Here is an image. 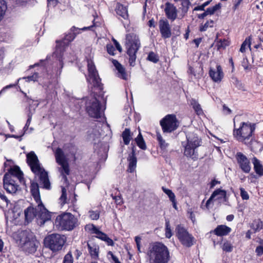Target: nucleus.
Listing matches in <instances>:
<instances>
[{
    "label": "nucleus",
    "mask_w": 263,
    "mask_h": 263,
    "mask_svg": "<svg viewBox=\"0 0 263 263\" xmlns=\"http://www.w3.org/2000/svg\"><path fill=\"white\" fill-rule=\"evenodd\" d=\"M147 59L154 63H157L159 60L158 56L153 52H151L149 53Z\"/></svg>",
    "instance_id": "nucleus-51"
},
{
    "label": "nucleus",
    "mask_w": 263,
    "mask_h": 263,
    "mask_svg": "<svg viewBox=\"0 0 263 263\" xmlns=\"http://www.w3.org/2000/svg\"><path fill=\"white\" fill-rule=\"evenodd\" d=\"M242 0H237L235 2L233 9L234 10H236L241 3Z\"/></svg>",
    "instance_id": "nucleus-61"
},
{
    "label": "nucleus",
    "mask_w": 263,
    "mask_h": 263,
    "mask_svg": "<svg viewBox=\"0 0 263 263\" xmlns=\"http://www.w3.org/2000/svg\"><path fill=\"white\" fill-rule=\"evenodd\" d=\"M87 246L89 253L92 258L98 259L99 258V247L98 245L92 242H88Z\"/></svg>",
    "instance_id": "nucleus-24"
},
{
    "label": "nucleus",
    "mask_w": 263,
    "mask_h": 263,
    "mask_svg": "<svg viewBox=\"0 0 263 263\" xmlns=\"http://www.w3.org/2000/svg\"><path fill=\"white\" fill-rule=\"evenodd\" d=\"M26 163L30 167L35 177H38L41 185L46 189H49V179L47 172L41 166V164L37 156L33 151H31L26 155Z\"/></svg>",
    "instance_id": "nucleus-1"
},
{
    "label": "nucleus",
    "mask_w": 263,
    "mask_h": 263,
    "mask_svg": "<svg viewBox=\"0 0 263 263\" xmlns=\"http://www.w3.org/2000/svg\"><path fill=\"white\" fill-rule=\"evenodd\" d=\"M251 37L250 36H249L245 39V41L241 44L239 50L241 52H245L247 47L249 48L251 50Z\"/></svg>",
    "instance_id": "nucleus-35"
},
{
    "label": "nucleus",
    "mask_w": 263,
    "mask_h": 263,
    "mask_svg": "<svg viewBox=\"0 0 263 263\" xmlns=\"http://www.w3.org/2000/svg\"><path fill=\"white\" fill-rule=\"evenodd\" d=\"M100 136L99 133L97 131H95L93 133H91L89 134L88 138L90 140H96V139H98Z\"/></svg>",
    "instance_id": "nucleus-53"
},
{
    "label": "nucleus",
    "mask_w": 263,
    "mask_h": 263,
    "mask_svg": "<svg viewBox=\"0 0 263 263\" xmlns=\"http://www.w3.org/2000/svg\"><path fill=\"white\" fill-rule=\"evenodd\" d=\"M112 63L118 70V76L123 80H127L128 74L125 68L116 60L112 61Z\"/></svg>",
    "instance_id": "nucleus-25"
},
{
    "label": "nucleus",
    "mask_w": 263,
    "mask_h": 263,
    "mask_svg": "<svg viewBox=\"0 0 263 263\" xmlns=\"http://www.w3.org/2000/svg\"><path fill=\"white\" fill-rule=\"evenodd\" d=\"M3 180L4 188L7 193L11 194L16 193L18 185L15 183V181L10 177V174H5Z\"/></svg>",
    "instance_id": "nucleus-17"
},
{
    "label": "nucleus",
    "mask_w": 263,
    "mask_h": 263,
    "mask_svg": "<svg viewBox=\"0 0 263 263\" xmlns=\"http://www.w3.org/2000/svg\"><path fill=\"white\" fill-rule=\"evenodd\" d=\"M117 14L122 16L124 19L128 18L127 10L126 7L120 4H118L116 7Z\"/></svg>",
    "instance_id": "nucleus-31"
},
{
    "label": "nucleus",
    "mask_w": 263,
    "mask_h": 263,
    "mask_svg": "<svg viewBox=\"0 0 263 263\" xmlns=\"http://www.w3.org/2000/svg\"><path fill=\"white\" fill-rule=\"evenodd\" d=\"M86 228L90 230L92 233L96 234V237L97 238L105 241L109 246H113L114 242L112 240L109 238L106 234L99 231V230L94 225H88Z\"/></svg>",
    "instance_id": "nucleus-19"
},
{
    "label": "nucleus",
    "mask_w": 263,
    "mask_h": 263,
    "mask_svg": "<svg viewBox=\"0 0 263 263\" xmlns=\"http://www.w3.org/2000/svg\"><path fill=\"white\" fill-rule=\"evenodd\" d=\"M137 145L142 149H145L146 148L145 142L142 137V136L140 132H139V135L135 139Z\"/></svg>",
    "instance_id": "nucleus-34"
},
{
    "label": "nucleus",
    "mask_w": 263,
    "mask_h": 263,
    "mask_svg": "<svg viewBox=\"0 0 263 263\" xmlns=\"http://www.w3.org/2000/svg\"><path fill=\"white\" fill-rule=\"evenodd\" d=\"M128 160L129 161L128 171L132 173L135 170L137 166V158L135 156L134 152H133L132 155H129Z\"/></svg>",
    "instance_id": "nucleus-30"
},
{
    "label": "nucleus",
    "mask_w": 263,
    "mask_h": 263,
    "mask_svg": "<svg viewBox=\"0 0 263 263\" xmlns=\"http://www.w3.org/2000/svg\"><path fill=\"white\" fill-rule=\"evenodd\" d=\"M63 263H73V257L70 252L68 253L65 256Z\"/></svg>",
    "instance_id": "nucleus-52"
},
{
    "label": "nucleus",
    "mask_w": 263,
    "mask_h": 263,
    "mask_svg": "<svg viewBox=\"0 0 263 263\" xmlns=\"http://www.w3.org/2000/svg\"><path fill=\"white\" fill-rule=\"evenodd\" d=\"M249 144L247 145L249 146L251 151L255 153L260 152L263 149V144L255 139H251L250 141H248Z\"/></svg>",
    "instance_id": "nucleus-27"
},
{
    "label": "nucleus",
    "mask_w": 263,
    "mask_h": 263,
    "mask_svg": "<svg viewBox=\"0 0 263 263\" xmlns=\"http://www.w3.org/2000/svg\"><path fill=\"white\" fill-rule=\"evenodd\" d=\"M174 1L176 2H181V5L182 7V11L184 13L187 12L189 8V6L190 5V2H189V0H174Z\"/></svg>",
    "instance_id": "nucleus-40"
},
{
    "label": "nucleus",
    "mask_w": 263,
    "mask_h": 263,
    "mask_svg": "<svg viewBox=\"0 0 263 263\" xmlns=\"http://www.w3.org/2000/svg\"><path fill=\"white\" fill-rule=\"evenodd\" d=\"M115 46H116V47L117 48V49L120 52H121L122 50V47L121 46H120V44L117 42V40H116L115 39H113L112 40Z\"/></svg>",
    "instance_id": "nucleus-59"
},
{
    "label": "nucleus",
    "mask_w": 263,
    "mask_h": 263,
    "mask_svg": "<svg viewBox=\"0 0 263 263\" xmlns=\"http://www.w3.org/2000/svg\"><path fill=\"white\" fill-rule=\"evenodd\" d=\"M160 124L163 133H171L178 127L179 122L175 115L170 114L160 120Z\"/></svg>",
    "instance_id": "nucleus-11"
},
{
    "label": "nucleus",
    "mask_w": 263,
    "mask_h": 263,
    "mask_svg": "<svg viewBox=\"0 0 263 263\" xmlns=\"http://www.w3.org/2000/svg\"><path fill=\"white\" fill-rule=\"evenodd\" d=\"M187 142L183 144L184 154L187 157L195 160L198 158L196 149L200 145V140L197 135L194 133H189L186 135Z\"/></svg>",
    "instance_id": "nucleus-10"
},
{
    "label": "nucleus",
    "mask_w": 263,
    "mask_h": 263,
    "mask_svg": "<svg viewBox=\"0 0 263 263\" xmlns=\"http://www.w3.org/2000/svg\"><path fill=\"white\" fill-rule=\"evenodd\" d=\"M6 174H10V177L12 178V176L15 177L19 180L20 183H25L23 173L21 170L20 167L17 165H14L13 167H10L8 170V172Z\"/></svg>",
    "instance_id": "nucleus-21"
},
{
    "label": "nucleus",
    "mask_w": 263,
    "mask_h": 263,
    "mask_svg": "<svg viewBox=\"0 0 263 263\" xmlns=\"http://www.w3.org/2000/svg\"><path fill=\"white\" fill-rule=\"evenodd\" d=\"M236 159L241 170L246 173H249L251 167L247 157L241 152H238L236 155Z\"/></svg>",
    "instance_id": "nucleus-18"
},
{
    "label": "nucleus",
    "mask_w": 263,
    "mask_h": 263,
    "mask_svg": "<svg viewBox=\"0 0 263 263\" xmlns=\"http://www.w3.org/2000/svg\"><path fill=\"white\" fill-rule=\"evenodd\" d=\"M177 236L182 245L191 247L193 245V237L181 226H178L176 229Z\"/></svg>",
    "instance_id": "nucleus-14"
},
{
    "label": "nucleus",
    "mask_w": 263,
    "mask_h": 263,
    "mask_svg": "<svg viewBox=\"0 0 263 263\" xmlns=\"http://www.w3.org/2000/svg\"><path fill=\"white\" fill-rule=\"evenodd\" d=\"M188 213L190 214V218L191 219L193 223H194L196 222V218L195 214L193 213L192 211H188Z\"/></svg>",
    "instance_id": "nucleus-60"
},
{
    "label": "nucleus",
    "mask_w": 263,
    "mask_h": 263,
    "mask_svg": "<svg viewBox=\"0 0 263 263\" xmlns=\"http://www.w3.org/2000/svg\"><path fill=\"white\" fill-rule=\"evenodd\" d=\"M0 198L2 200L5 201L7 204L10 203V201L8 199L7 197L4 194L0 193Z\"/></svg>",
    "instance_id": "nucleus-62"
},
{
    "label": "nucleus",
    "mask_w": 263,
    "mask_h": 263,
    "mask_svg": "<svg viewBox=\"0 0 263 263\" xmlns=\"http://www.w3.org/2000/svg\"><path fill=\"white\" fill-rule=\"evenodd\" d=\"M39 78V74L37 72H34L31 76H29L26 77H24V79H26L27 81H36Z\"/></svg>",
    "instance_id": "nucleus-50"
},
{
    "label": "nucleus",
    "mask_w": 263,
    "mask_h": 263,
    "mask_svg": "<svg viewBox=\"0 0 263 263\" xmlns=\"http://www.w3.org/2000/svg\"><path fill=\"white\" fill-rule=\"evenodd\" d=\"M253 163L256 173L258 174L259 176H262L263 175V167L260 164V161L256 158H254L253 159Z\"/></svg>",
    "instance_id": "nucleus-32"
},
{
    "label": "nucleus",
    "mask_w": 263,
    "mask_h": 263,
    "mask_svg": "<svg viewBox=\"0 0 263 263\" xmlns=\"http://www.w3.org/2000/svg\"><path fill=\"white\" fill-rule=\"evenodd\" d=\"M44 248L43 250L45 249H49V235L48 233L47 234L44 240Z\"/></svg>",
    "instance_id": "nucleus-55"
},
{
    "label": "nucleus",
    "mask_w": 263,
    "mask_h": 263,
    "mask_svg": "<svg viewBox=\"0 0 263 263\" xmlns=\"http://www.w3.org/2000/svg\"><path fill=\"white\" fill-rule=\"evenodd\" d=\"M220 4L215 5L212 7L208 8L202 14H198V17L199 18H204L208 15L213 14L217 10L220 8Z\"/></svg>",
    "instance_id": "nucleus-29"
},
{
    "label": "nucleus",
    "mask_w": 263,
    "mask_h": 263,
    "mask_svg": "<svg viewBox=\"0 0 263 263\" xmlns=\"http://www.w3.org/2000/svg\"><path fill=\"white\" fill-rule=\"evenodd\" d=\"M232 82L233 84L239 89L245 90L243 84L239 81L236 78H232Z\"/></svg>",
    "instance_id": "nucleus-44"
},
{
    "label": "nucleus",
    "mask_w": 263,
    "mask_h": 263,
    "mask_svg": "<svg viewBox=\"0 0 263 263\" xmlns=\"http://www.w3.org/2000/svg\"><path fill=\"white\" fill-rule=\"evenodd\" d=\"M191 103L197 115H200L203 114V111L200 105L195 100H192Z\"/></svg>",
    "instance_id": "nucleus-36"
},
{
    "label": "nucleus",
    "mask_w": 263,
    "mask_h": 263,
    "mask_svg": "<svg viewBox=\"0 0 263 263\" xmlns=\"http://www.w3.org/2000/svg\"><path fill=\"white\" fill-rule=\"evenodd\" d=\"M109 254L111 255V258L114 261V263H121L120 261L118 260V258L115 256L112 252H109Z\"/></svg>",
    "instance_id": "nucleus-63"
},
{
    "label": "nucleus",
    "mask_w": 263,
    "mask_h": 263,
    "mask_svg": "<svg viewBox=\"0 0 263 263\" xmlns=\"http://www.w3.org/2000/svg\"><path fill=\"white\" fill-rule=\"evenodd\" d=\"M55 157L57 163L61 166L60 167V172L64 181L67 183V179L66 175L69 174V165L67 162V160L65 158L64 153L61 149H57L55 152Z\"/></svg>",
    "instance_id": "nucleus-13"
},
{
    "label": "nucleus",
    "mask_w": 263,
    "mask_h": 263,
    "mask_svg": "<svg viewBox=\"0 0 263 263\" xmlns=\"http://www.w3.org/2000/svg\"><path fill=\"white\" fill-rule=\"evenodd\" d=\"M95 26V23L94 21H93V25L88 26V27H84L82 28H78L74 26H73L70 29L71 32L66 34L63 39L61 41L57 42V45L56 47V50L54 53H53V56L57 57L60 61V64L62 65L61 64V58H62V54L65 50V48L76 37V35L77 34L80 33V31H86L87 30H90L93 26ZM62 67V66H61Z\"/></svg>",
    "instance_id": "nucleus-3"
},
{
    "label": "nucleus",
    "mask_w": 263,
    "mask_h": 263,
    "mask_svg": "<svg viewBox=\"0 0 263 263\" xmlns=\"http://www.w3.org/2000/svg\"><path fill=\"white\" fill-rule=\"evenodd\" d=\"M66 241V237L64 235L58 234L50 235V250L53 252L61 250Z\"/></svg>",
    "instance_id": "nucleus-15"
},
{
    "label": "nucleus",
    "mask_w": 263,
    "mask_h": 263,
    "mask_svg": "<svg viewBox=\"0 0 263 263\" xmlns=\"http://www.w3.org/2000/svg\"><path fill=\"white\" fill-rule=\"evenodd\" d=\"M53 224L58 230L69 231L77 227L79 222L78 219L71 213L63 212L56 217Z\"/></svg>",
    "instance_id": "nucleus-5"
},
{
    "label": "nucleus",
    "mask_w": 263,
    "mask_h": 263,
    "mask_svg": "<svg viewBox=\"0 0 263 263\" xmlns=\"http://www.w3.org/2000/svg\"><path fill=\"white\" fill-rule=\"evenodd\" d=\"M213 200H214V198H212V195H211L210 198L207 200V201L206 202L205 206H206V209H209L211 202Z\"/></svg>",
    "instance_id": "nucleus-64"
},
{
    "label": "nucleus",
    "mask_w": 263,
    "mask_h": 263,
    "mask_svg": "<svg viewBox=\"0 0 263 263\" xmlns=\"http://www.w3.org/2000/svg\"><path fill=\"white\" fill-rule=\"evenodd\" d=\"M214 25V21L210 20L207 21L204 25H201L200 27V31H205L209 27H212Z\"/></svg>",
    "instance_id": "nucleus-45"
},
{
    "label": "nucleus",
    "mask_w": 263,
    "mask_h": 263,
    "mask_svg": "<svg viewBox=\"0 0 263 263\" xmlns=\"http://www.w3.org/2000/svg\"><path fill=\"white\" fill-rule=\"evenodd\" d=\"M255 252L257 254V255L258 256H261L263 254V246H258Z\"/></svg>",
    "instance_id": "nucleus-57"
},
{
    "label": "nucleus",
    "mask_w": 263,
    "mask_h": 263,
    "mask_svg": "<svg viewBox=\"0 0 263 263\" xmlns=\"http://www.w3.org/2000/svg\"><path fill=\"white\" fill-rule=\"evenodd\" d=\"M60 202L61 206L67 203L66 190L64 187H62V195L60 198Z\"/></svg>",
    "instance_id": "nucleus-42"
},
{
    "label": "nucleus",
    "mask_w": 263,
    "mask_h": 263,
    "mask_svg": "<svg viewBox=\"0 0 263 263\" xmlns=\"http://www.w3.org/2000/svg\"><path fill=\"white\" fill-rule=\"evenodd\" d=\"M48 55H47L45 60H41L39 63H35L33 65L30 66V68H34L36 66H42L45 67L46 64L48 63Z\"/></svg>",
    "instance_id": "nucleus-48"
},
{
    "label": "nucleus",
    "mask_w": 263,
    "mask_h": 263,
    "mask_svg": "<svg viewBox=\"0 0 263 263\" xmlns=\"http://www.w3.org/2000/svg\"><path fill=\"white\" fill-rule=\"evenodd\" d=\"M252 228L255 232L259 231L263 229V221L260 220L253 221L252 224Z\"/></svg>",
    "instance_id": "nucleus-37"
},
{
    "label": "nucleus",
    "mask_w": 263,
    "mask_h": 263,
    "mask_svg": "<svg viewBox=\"0 0 263 263\" xmlns=\"http://www.w3.org/2000/svg\"><path fill=\"white\" fill-rule=\"evenodd\" d=\"M164 11L168 18L174 21L177 18V10L173 4L166 3Z\"/></svg>",
    "instance_id": "nucleus-23"
},
{
    "label": "nucleus",
    "mask_w": 263,
    "mask_h": 263,
    "mask_svg": "<svg viewBox=\"0 0 263 263\" xmlns=\"http://www.w3.org/2000/svg\"><path fill=\"white\" fill-rule=\"evenodd\" d=\"M106 48H107V52L109 54L112 55H115L114 51H115V49L112 45H111V44L107 45L106 46Z\"/></svg>",
    "instance_id": "nucleus-56"
},
{
    "label": "nucleus",
    "mask_w": 263,
    "mask_h": 263,
    "mask_svg": "<svg viewBox=\"0 0 263 263\" xmlns=\"http://www.w3.org/2000/svg\"><path fill=\"white\" fill-rule=\"evenodd\" d=\"M30 193L34 200L38 204L39 209L44 210V205L43 204L40 196L39 185L36 180H31L30 185Z\"/></svg>",
    "instance_id": "nucleus-16"
},
{
    "label": "nucleus",
    "mask_w": 263,
    "mask_h": 263,
    "mask_svg": "<svg viewBox=\"0 0 263 263\" xmlns=\"http://www.w3.org/2000/svg\"><path fill=\"white\" fill-rule=\"evenodd\" d=\"M231 229L230 228L225 226H218L214 230L215 233L218 236H224L228 234Z\"/></svg>",
    "instance_id": "nucleus-28"
},
{
    "label": "nucleus",
    "mask_w": 263,
    "mask_h": 263,
    "mask_svg": "<svg viewBox=\"0 0 263 263\" xmlns=\"http://www.w3.org/2000/svg\"><path fill=\"white\" fill-rule=\"evenodd\" d=\"M87 69L88 74L87 81L88 83V87L91 89L92 93H97L103 89V84L101 82L98 72L92 61H88Z\"/></svg>",
    "instance_id": "nucleus-7"
},
{
    "label": "nucleus",
    "mask_w": 263,
    "mask_h": 263,
    "mask_svg": "<svg viewBox=\"0 0 263 263\" xmlns=\"http://www.w3.org/2000/svg\"><path fill=\"white\" fill-rule=\"evenodd\" d=\"M162 189L163 191L168 196L170 200L172 202H174L175 201V198L174 193L171 190L166 189L164 187H162Z\"/></svg>",
    "instance_id": "nucleus-43"
},
{
    "label": "nucleus",
    "mask_w": 263,
    "mask_h": 263,
    "mask_svg": "<svg viewBox=\"0 0 263 263\" xmlns=\"http://www.w3.org/2000/svg\"><path fill=\"white\" fill-rule=\"evenodd\" d=\"M229 44V42L224 39L223 40H220L219 41L217 42V46L218 48H224L227 46H228Z\"/></svg>",
    "instance_id": "nucleus-49"
},
{
    "label": "nucleus",
    "mask_w": 263,
    "mask_h": 263,
    "mask_svg": "<svg viewBox=\"0 0 263 263\" xmlns=\"http://www.w3.org/2000/svg\"><path fill=\"white\" fill-rule=\"evenodd\" d=\"M124 143L125 145H128L132 139L130 131L128 128H125L122 134Z\"/></svg>",
    "instance_id": "nucleus-33"
},
{
    "label": "nucleus",
    "mask_w": 263,
    "mask_h": 263,
    "mask_svg": "<svg viewBox=\"0 0 263 263\" xmlns=\"http://www.w3.org/2000/svg\"><path fill=\"white\" fill-rule=\"evenodd\" d=\"M240 195L242 199L248 200L249 198V196L248 193L245 191L243 188H240Z\"/></svg>",
    "instance_id": "nucleus-54"
},
{
    "label": "nucleus",
    "mask_w": 263,
    "mask_h": 263,
    "mask_svg": "<svg viewBox=\"0 0 263 263\" xmlns=\"http://www.w3.org/2000/svg\"><path fill=\"white\" fill-rule=\"evenodd\" d=\"M126 40V52L128 56L129 63L131 66H134L137 58L136 53L141 46L140 40L136 34L130 33L127 34Z\"/></svg>",
    "instance_id": "nucleus-8"
},
{
    "label": "nucleus",
    "mask_w": 263,
    "mask_h": 263,
    "mask_svg": "<svg viewBox=\"0 0 263 263\" xmlns=\"http://www.w3.org/2000/svg\"><path fill=\"white\" fill-rule=\"evenodd\" d=\"M222 249L226 252H231L233 247L230 242L228 241L224 242L221 246Z\"/></svg>",
    "instance_id": "nucleus-47"
},
{
    "label": "nucleus",
    "mask_w": 263,
    "mask_h": 263,
    "mask_svg": "<svg viewBox=\"0 0 263 263\" xmlns=\"http://www.w3.org/2000/svg\"><path fill=\"white\" fill-rule=\"evenodd\" d=\"M160 32L163 38H169L171 36V30L168 22L166 20H160L159 22Z\"/></svg>",
    "instance_id": "nucleus-20"
},
{
    "label": "nucleus",
    "mask_w": 263,
    "mask_h": 263,
    "mask_svg": "<svg viewBox=\"0 0 263 263\" xmlns=\"http://www.w3.org/2000/svg\"><path fill=\"white\" fill-rule=\"evenodd\" d=\"M209 74L212 79L216 82L221 81L223 77L222 68L220 65H217L215 69L211 68Z\"/></svg>",
    "instance_id": "nucleus-22"
},
{
    "label": "nucleus",
    "mask_w": 263,
    "mask_h": 263,
    "mask_svg": "<svg viewBox=\"0 0 263 263\" xmlns=\"http://www.w3.org/2000/svg\"><path fill=\"white\" fill-rule=\"evenodd\" d=\"M89 217L92 220H98L100 217V212L98 211H89Z\"/></svg>",
    "instance_id": "nucleus-46"
},
{
    "label": "nucleus",
    "mask_w": 263,
    "mask_h": 263,
    "mask_svg": "<svg viewBox=\"0 0 263 263\" xmlns=\"http://www.w3.org/2000/svg\"><path fill=\"white\" fill-rule=\"evenodd\" d=\"M165 236L166 238H170L173 235V233L171 228L170 221L168 220H165Z\"/></svg>",
    "instance_id": "nucleus-41"
},
{
    "label": "nucleus",
    "mask_w": 263,
    "mask_h": 263,
    "mask_svg": "<svg viewBox=\"0 0 263 263\" xmlns=\"http://www.w3.org/2000/svg\"><path fill=\"white\" fill-rule=\"evenodd\" d=\"M86 109L89 116L95 118H99L101 116L100 104L95 96L88 99L86 103Z\"/></svg>",
    "instance_id": "nucleus-12"
},
{
    "label": "nucleus",
    "mask_w": 263,
    "mask_h": 263,
    "mask_svg": "<svg viewBox=\"0 0 263 263\" xmlns=\"http://www.w3.org/2000/svg\"><path fill=\"white\" fill-rule=\"evenodd\" d=\"M212 195V198H214V200H218L219 202H223L226 200V192L223 190H216Z\"/></svg>",
    "instance_id": "nucleus-26"
},
{
    "label": "nucleus",
    "mask_w": 263,
    "mask_h": 263,
    "mask_svg": "<svg viewBox=\"0 0 263 263\" xmlns=\"http://www.w3.org/2000/svg\"><path fill=\"white\" fill-rule=\"evenodd\" d=\"M255 129V124L249 122H241L238 127L234 125L233 135L238 141L248 145V141L252 137Z\"/></svg>",
    "instance_id": "nucleus-6"
},
{
    "label": "nucleus",
    "mask_w": 263,
    "mask_h": 263,
    "mask_svg": "<svg viewBox=\"0 0 263 263\" xmlns=\"http://www.w3.org/2000/svg\"><path fill=\"white\" fill-rule=\"evenodd\" d=\"M7 9V5L4 0H0V21L2 20L3 16Z\"/></svg>",
    "instance_id": "nucleus-39"
},
{
    "label": "nucleus",
    "mask_w": 263,
    "mask_h": 263,
    "mask_svg": "<svg viewBox=\"0 0 263 263\" xmlns=\"http://www.w3.org/2000/svg\"><path fill=\"white\" fill-rule=\"evenodd\" d=\"M16 241L26 253L32 254L36 251L38 242L27 230L21 231L17 234Z\"/></svg>",
    "instance_id": "nucleus-4"
},
{
    "label": "nucleus",
    "mask_w": 263,
    "mask_h": 263,
    "mask_svg": "<svg viewBox=\"0 0 263 263\" xmlns=\"http://www.w3.org/2000/svg\"><path fill=\"white\" fill-rule=\"evenodd\" d=\"M113 199L118 204H121L122 203V199L120 196H116L112 197Z\"/></svg>",
    "instance_id": "nucleus-58"
},
{
    "label": "nucleus",
    "mask_w": 263,
    "mask_h": 263,
    "mask_svg": "<svg viewBox=\"0 0 263 263\" xmlns=\"http://www.w3.org/2000/svg\"><path fill=\"white\" fill-rule=\"evenodd\" d=\"M25 220L28 222H31L34 217H37L40 226L49 220V212L44 206V210L39 209L38 205L34 208L32 206H28L24 211Z\"/></svg>",
    "instance_id": "nucleus-9"
},
{
    "label": "nucleus",
    "mask_w": 263,
    "mask_h": 263,
    "mask_svg": "<svg viewBox=\"0 0 263 263\" xmlns=\"http://www.w3.org/2000/svg\"><path fill=\"white\" fill-rule=\"evenodd\" d=\"M156 137L160 147L162 149H165L167 146L168 144L166 143L165 140L162 138L159 132H157Z\"/></svg>",
    "instance_id": "nucleus-38"
},
{
    "label": "nucleus",
    "mask_w": 263,
    "mask_h": 263,
    "mask_svg": "<svg viewBox=\"0 0 263 263\" xmlns=\"http://www.w3.org/2000/svg\"><path fill=\"white\" fill-rule=\"evenodd\" d=\"M149 263H168L171 256L168 248L163 243H155L147 251Z\"/></svg>",
    "instance_id": "nucleus-2"
}]
</instances>
